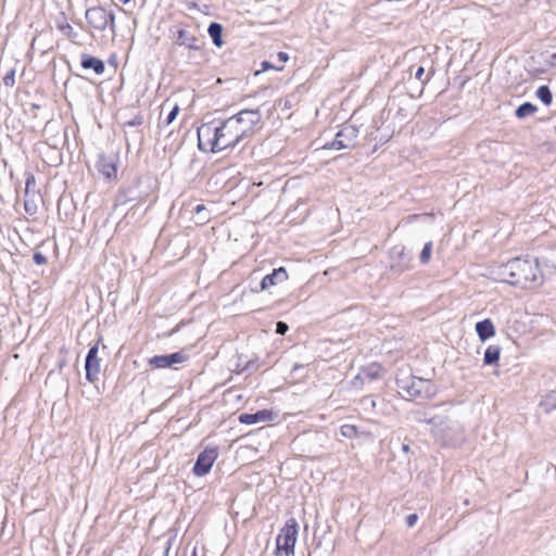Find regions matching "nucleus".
<instances>
[{"instance_id":"6e6552de","label":"nucleus","mask_w":556,"mask_h":556,"mask_svg":"<svg viewBox=\"0 0 556 556\" xmlns=\"http://www.w3.org/2000/svg\"><path fill=\"white\" fill-rule=\"evenodd\" d=\"M216 455L217 454H198L192 472L197 477H204L207 475L216 460Z\"/></svg>"},{"instance_id":"9d476101","label":"nucleus","mask_w":556,"mask_h":556,"mask_svg":"<svg viewBox=\"0 0 556 556\" xmlns=\"http://www.w3.org/2000/svg\"><path fill=\"white\" fill-rule=\"evenodd\" d=\"M289 276L285 267H279L273 270L271 274L266 275L261 281V290H267L270 287L277 285V282H282L288 280Z\"/></svg>"},{"instance_id":"a211bd4d","label":"nucleus","mask_w":556,"mask_h":556,"mask_svg":"<svg viewBox=\"0 0 556 556\" xmlns=\"http://www.w3.org/2000/svg\"><path fill=\"white\" fill-rule=\"evenodd\" d=\"M56 28L60 33H62L68 39H74L76 37V33L74 31L73 26L65 18L58 22Z\"/></svg>"},{"instance_id":"412c9836","label":"nucleus","mask_w":556,"mask_h":556,"mask_svg":"<svg viewBox=\"0 0 556 556\" xmlns=\"http://www.w3.org/2000/svg\"><path fill=\"white\" fill-rule=\"evenodd\" d=\"M431 254H432V242H427L420 252V256H419L420 262L422 264H427L431 258Z\"/></svg>"},{"instance_id":"4468645a","label":"nucleus","mask_w":556,"mask_h":556,"mask_svg":"<svg viewBox=\"0 0 556 556\" xmlns=\"http://www.w3.org/2000/svg\"><path fill=\"white\" fill-rule=\"evenodd\" d=\"M198 39L187 29L180 28L177 33V43L179 46H185L190 49L198 48L197 46Z\"/></svg>"},{"instance_id":"39448f33","label":"nucleus","mask_w":556,"mask_h":556,"mask_svg":"<svg viewBox=\"0 0 556 556\" xmlns=\"http://www.w3.org/2000/svg\"><path fill=\"white\" fill-rule=\"evenodd\" d=\"M187 359L188 355L184 351H179L169 355H155L149 358L148 364L154 369H163L185 363Z\"/></svg>"},{"instance_id":"5701e85b","label":"nucleus","mask_w":556,"mask_h":556,"mask_svg":"<svg viewBox=\"0 0 556 556\" xmlns=\"http://www.w3.org/2000/svg\"><path fill=\"white\" fill-rule=\"evenodd\" d=\"M341 434L345 438H354L357 435V428L354 425H343L341 426Z\"/></svg>"},{"instance_id":"cd10ccee","label":"nucleus","mask_w":556,"mask_h":556,"mask_svg":"<svg viewBox=\"0 0 556 556\" xmlns=\"http://www.w3.org/2000/svg\"><path fill=\"white\" fill-rule=\"evenodd\" d=\"M33 258H34V262H35L37 265H45V264H47V263H48L47 257H46L43 254L39 253V252H36V253L34 254Z\"/></svg>"},{"instance_id":"2eb2a0df","label":"nucleus","mask_w":556,"mask_h":556,"mask_svg":"<svg viewBox=\"0 0 556 556\" xmlns=\"http://www.w3.org/2000/svg\"><path fill=\"white\" fill-rule=\"evenodd\" d=\"M98 169L109 180L117 178V166L112 161L102 159L99 163Z\"/></svg>"},{"instance_id":"4be33fe9","label":"nucleus","mask_w":556,"mask_h":556,"mask_svg":"<svg viewBox=\"0 0 556 556\" xmlns=\"http://www.w3.org/2000/svg\"><path fill=\"white\" fill-rule=\"evenodd\" d=\"M543 405L547 412L551 409H556V391H552L545 396Z\"/></svg>"},{"instance_id":"6ab92c4d","label":"nucleus","mask_w":556,"mask_h":556,"mask_svg":"<svg viewBox=\"0 0 556 556\" xmlns=\"http://www.w3.org/2000/svg\"><path fill=\"white\" fill-rule=\"evenodd\" d=\"M536 110L538 109L534 104L526 102L516 110V116L519 118H525L527 116L533 115Z\"/></svg>"},{"instance_id":"ddd939ff","label":"nucleus","mask_w":556,"mask_h":556,"mask_svg":"<svg viewBox=\"0 0 556 556\" xmlns=\"http://www.w3.org/2000/svg\"><path fill=\"white\" fill-rule=\"evenodd\" d=\"M476 331L481 341H485L495 336V327L489 318L477 323Z\"/></svg>"},{"instance_id":"c85d7f7f","label":"nucleus","mask_w":556,"mask_h":556,"mask_svg":"<svg viewBox=\"0 0 556 556\" xmlns=\"http://www.w3.org/2000/svg\"><path fill=\"white\" fill-rule=\"evenodd\" d=\"M288 329H289V327L286 323H283V321L277 323V328H276L277 333L285 334L288 331Z\"/></svg>"},{"instance_id":"423d86ee","label":"nucleus","mask_w":556,"mask_h":556,"mask_svg":"<svg viewBox=\"0 0 556 556\" xmlns=\"http://www.w3.org/2000/svg\"><path fill=\"white\" fill-rule=\"evenodd\" d=\"M98 344L91 346L86 357V379L90 382H94L98 379L100 371V359L98 358Z\"/></svg>"},{"instance_id":"72a5a7b5","label":"nucleus","mask_w":556,"mask_h":556,"mask_svg":"<svg viewBox=\"0 0 556 556\" xmlns=\"http://www.w3.org/2000/svg\"><path fill=\"white\" fill-rule=\"evenodd\" d=\"M24 206H25V211H26L27 213H30V214H33V213H34V211H33L31 206L29 205V203H28L27 201L25 202V205H24Z\"/></svg>"},{"instance_id":"7ed1b4c3","label":"nucleus","mask_w":556,"mask_h":556,"mask_svg":"<svg viewBox=\"0 0 556 556\" xmlns=\"http://www.w3.org/2000/svg\"><path fill=\"white\" fill-rule=\"evenodd\" d=\"M85 18L91 33L103 31L106 28H110L112 33L115 31L114 13L103 7L89 8L86 11Z\"/></svg>"},{"instance_id":"f704fd0d","label":"nucleus","mask_w":556,"mask_h":556,"mask_svg":"<svg viewBox=\"0 0 556 556\" xmlns=\"http://www.w3.org/2000/svg\"><path fill=\"white\" fill-rule=\"evenodd\" d=\"M169 546H170V542H168V546H167V547H166V549H165V555H164V556H167L168 551H169Z\"/></svg>"},{"instance_id":"a878e982","label":"nucleus","mask_w":556,"mask_h":556,"mask_svg":"<svg viewBox=\"0 0 556 556\" xmlns=\"http://www.w3.org/2000/svg\"><path fill=\"white\" fill-rule=\"evenodd\" d=\"M179 113V106L176 104L172 111L168 113L166 119H165V124L166 125H169L170 123H173V121L177 117Z\"/></svg>"},{"instance_id":"7c9ffc66","label":"nucleus","mask_w":556,"mask_h":556,"mask_svg":"<svg viewBox=\"0 0 556 556\" xmlns=\"http://www.w3.org/2000/svg\"><path fill=\"white\" fill-rule=\"evenodd\" d=\"M262 66L264 70L275 68L276 71H282L283 66L275 67L271 64H269L267 61L262 63Z\"/></svg>"},{"instance_id":"2f4dec72","label":"nucleus","mask_w":556,"mask_h":556,"mask_svg":"<svg viewBox=\"0 0 556 556\" xmlns=\"http://www.w3.org/2000/svg\"><path fill=\"white\" fill-rule=\"evenodd\" d=\"M277 58L281 63H286L289 60V55L286 52H279Z\"/></svg>"},{"instance_id":"f257e3e1","label":"nucleus","mask_w":556,"mask_h":556,"mask_svg":"<svg viewBox=\"0 0 556 556\" xmlns=\"http://www.w3.org/2000/svg\"><path fill=\"white\" fill-rule=\"evenodd\" d=\"M261 122L258 110H242L219 123L208 122L198 128L199 149L216 153L251 138Z\"/></svg>"},{"instance_id":"dca6fc26","label":"nucleus","mask_w":556,"mask_h":556,"mask_svg":"<svg viewBox=\"0 0 556 556\" xmlns=\"http://www.w3.org/2000/svg\"><path fill=\"white\" fill-rule=\"evenodd\" d=\"M501 348L497 345H489L484 352V365H496L500 361Z\"/></svg>"},{"instance_id":"f8f14e48","label":"nucleus","mask_w":556,"mask_h":556,"mask_svg":"<svg viewBox=\"0 0 556 556\" xmlns=\"http://www.w3.org/2000/svg\"><path fill=\"white\" fill-rule=\"evenodd\" d=\"M81 66L85 70H93V72L98 75L104 73L105 66L102 60L94 58L89 54L81 55Z\"/></svg>"},{"instance_id":"c9c22d12","label":"nucleus","mask_w":556,"mask_h":556,"mask_svg":"<svg viewBox=\"0 0 556 556\" xmlns=\"http://www.w3.org/2000/svg\"><path fill=\"white\" fill-rule=\"evenodd\" d=\"M403 452H408V445H403Z\"/></svg>"},{"instance_id":"20e7f679","label":"nucleus","mask_w":556,"mask_h":556,"mask_svg":"<svg viewBox=\"0 0 556 556\" xmlns=\"http://www.w3.org/2000/svg\"><path fill=\"white\" fill-rule=\"evenodd\" d=\"M298 522L295 518H289L281 528L276 539V555L279 551H283L286 556L294 555V546L298 538Z\"/></svg>"},{"instance_id":"0eeeda50","label":"nucleus","mask_w":556,"mask_h":556,"mask_svg":"<svg viewBox=\"0 0 556 556\" xmlns=\"http://www.w3.org/2000/svg\"><path fill=\"white\" fill-rule=\"evenodd\" d=\"M277 418V413L273 409H262L254 414H241L238 417L240 424L243 425H254L260 422H270Z\"/></svg>"},{"instance_id":"f03ea898","label":"nucleus","mask_w":556,"mask_h":556,"mask_svg":"<svg viewBox=\"0 0 556 556\" xmlns=\"http://www.w3.org/2000/svg\"><path fill=\"white\" fill-rule=\"evenodd\" d=\"M498 277L502 282L522 289H538L544 283V275L536 257H515L501 265Z\"/></svg>"},{"instance_id":"e433bc0d","label":"nucleus","mask_w":556,"mask_h":556,"mask_svg":"<svg viewBox=\"0 0 556 556\" xmlns=\"http://www.w3.org/2000/svg\"><path fill=\"white\" fill-rule=\"evenodd\" d=\"M122 3L127 4L130 0H119Z\"/></svg>"},{"instance_id":"b1692460","label":"nucleus","mask_w":556,"mask_h":556,"mask_svg":"<svg viewBox=\"0 0 556 556\" xmlns=\"http://www.w3.org/2000/svg\"><path fill=\"white\" fill-rule=\"evenodd\" d=\"M3 84L5 87L10 88L15 85V70H11L4 75Z\"/></svg>"},{"instance_id":"4c0bfd02","label":"nucleus","mask_w":556,"mask_h":556,"mask_svg":"<svg viewBox=\"0 0 556 556\" xmlns=\"http://www.w3.org/2000/svg\"><path fill=\"white\" fill-rule=\"evenodd\" d=\"M552 59L556 60V53H554V54L552 55Z\"/></svg>"},{"instance_id":"bb28decb","label":"nucleus","mask_w":556,"mask_h":556,"mask_svg":"<svg viewBox=\"0 0 556 556\" xmlns=\"http://www.w3.org/2000/svg\"><path fill=\"white\" fill-rule=\"evenodd\" d=\"M417 520H418L417 514H409L405 518V523L408 528H412L416 525Z\"/></svg>"},{"instance_id":"f3484780","label":"nucleus","mask_w":556,"mask_h":556,"mask_svg":"<svg viewBox=\"0 0 556 556\" xmlns=\"http://www.w3.org/2000/svg\"><path fill=\"white\" fill-rule=\"evenodd\" d=\"M207 33L210 37L212 38L213 42L217 47H222L224 41L222 39L223 35V26L218 23H212L208 26Z\"/></svg>"},{"instance_id":"c756f323","label":"nucleus","mask_w":556,"mask_h":556,"mask_svg":"<svg viewBox=\"0 0 556 556\" xmlns=\"http://www.w3.org/2000/svg\"><path fill=\"white\" fill-rule=\"evenodd\" d=\"M424 74H425V68L422 66H419L415 73V77H416V79L420 80L425 85L428 83V79L422 80Z\"/></svg>"},{"instance_id":"393cba45","label":"nucleus","mask_w":556,"mask_h":556,"mask_svg":"<svg viewBox=\"0 0 556 556\" xmlns=\"http://www.w3.org/2000/svg\"><path fill=\"white\" fill-rule=\"evenodd\" d=\"M35 186H36L35 175L31 173H27L26 179H25V193L27 194L30 189L35 188Z\"/></svg>"},{"instance_id":"aec40b11","label":"nucleus","mask_w":556,"mask_h":556,"mask_svg":"<svg viewBox=\"0 0 556 556\" xmlns=\"http://www.w3.org/2000/svg\"><path fill=\"white\" fill-rule=\"evenodd\" d=\"M535 94L545 105H551L553 101V94L547 86H540Z\"/></svg>"},{"instance_id":"1a4fd4ad","label":"nucleus","mask_w":556,"mask_h":556,"mask_svg":"<svg viewBox=\"0 0 556 556\" xmlns=\"http://www.w3.org/2000/svg\"><path fill=\"white\" fill-rule=\"evenodd\" d=\"M356 137V129L354 127H344L341 129L333 141L328 146V148L331 149H348L353 147L351 141H345L344 138H355Z\"/></svg>"},{"instance_id":"473e14b6","label":"nucleus","mask_w":556,"mask_h":556,"mask_svg":"<svg viewBox=\"0 0 556 556\" xmlns=\"http://www.w3.org/2000/svg\"><path fill=\"white\" fill-rule=\"evenodd\" d=\"M205 210V205L204 204H198L195 207H194V212L195 213H201L202 211Z\"/></svg>"},{"instance_id":"9b49d317","label":"nucleus","mask_w":556,"mask_h":556,"mask_svg":"<svg viewBox=\"0 0 556 556\" xmlns=\"http://www.w3.org/2000/svg\"><path fill=\"white\" fill-rule=\"evenodd\" d=\"M384 374V368L382 364L378 362H372L361 369V374L358 377H362L365 380L372 381L380 379Z\"/></svg>"}]
</instances>
